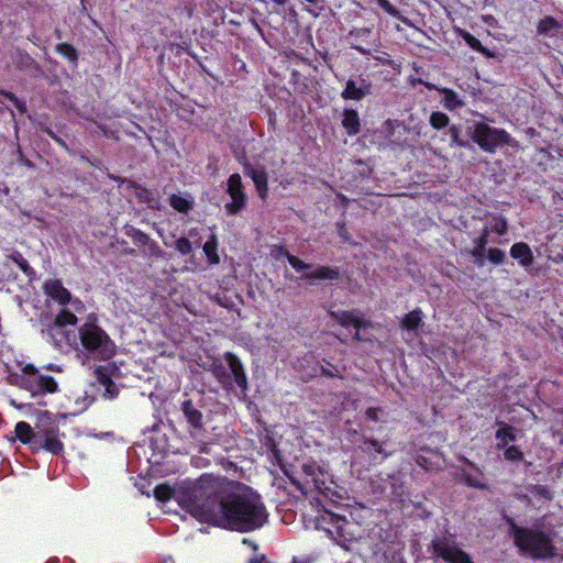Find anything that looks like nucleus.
Instances as JSON below:
<instances>
[{
  "label": "nucleus",
  "mask_w": 563,
  "mask_h": 563,
  "mask_svg": "<svg viewBox=\"0 0 563 563\" xmlns=\"http://www.w3.org/2000/svg\"><path fill=\"white\" fill-rule=\"evenodd\" d=\"M183 503L200 522L241 533L262 528L269 517L261 495L251 487L206 475L183 494Z\"/></svg>",
  "instance_id": "nucleus-1"
},
{
  "label": "nucleus",
  "mask_w": 563,
  "mask_h": 563,
  "mask_svg": "<svg viewBox=\"0 0 563 563\" xmlns=\"http://www.w3.org/2000/svg\"><path fill=\"white\" fill-rule=\"evenodd\" d=\"M512 542L521 555L534 561L551 560L558 555L552 530L538 526H518L512 518L508 519Z\"/></svg>",
  "instance_id": "nucleus-2"
},
{
  "label": "nucleus",
  "mask_w": 563,
  "mask_h": 563,
  "mask_svg": "<svg viewBox=\"0 0 563 563\" xmlns=\"http://www.w3.org/2000/svg\"><path fill=\"white\" fill-rule=\"evenodd\" d=\"M80 344L86 354L95 361H109L115 355L117 345L99 324L93 314L78 328Z\"/></svg>",
  "instance_id": "nucleus-3"
},
{
  "label": "nucleus",
  "mask_w": 563,
  "mask_h": 563,
  "mask_svg": "<svg viewBox=\"0 0 563 563\" xmlns=\"http://www.w3.org/2000/svg\"><path fill=\"white\" fill-rule=\"evenodd\" d=\"M472 140L484 152L493 154L497 147L508 145L517 147L518 142L504 129L490 126L484 122H477L474 125Z\"/></svg>",
  "instance_id": "nucleus-4"
},
{
  "label": "nucleus",
  "mask_w": 563,
  "mask_h": 563,
  "mask_svg": "<svg viewBox=\"0 0 563 563\" xmlns=\"http://www.w3.org/2000/svg\"><path fill=\"white\" fill-rule=\"evenodd\" d=\"M181 417L179 422L184 424V428L190 440H201L207 437V428L205 422V416L198 405L191 399H185L180 402Z\"/></svg>",
  "instance_id": "nucleus-5"
},
{
  "label": "nucleus",
  "mask_w": 563,
  "mask_h": 563,
  "mask_svg": "<svg viewBox=\"0 0 563 563\" xmlns=\"http://www.w3.org/2000/svg\"><path fill=\"white\" fill-rule=\"evenodd\" d=\"M47 420V426H36L37 441L34 451L45 450L54 455H60L64 452V443L59 440V428L49 417Z\"/></svg>",
  "instance_id": "nucleus-6"
},
{
  "label": "nucleus",
  "mask_w": 563,
  "mask_h": 563,
  "mask_svg": "<svg viewBox=\"0 0 563 563\" xmlns=\"http://www.w3.org/2000/svg\"><path fill=\"white\" fill-rule=\"evenodd\" d=\"M431 552L445 563H473L471 556L446 537L433 539L431 541Z\"/></svg>",
  "instance_id": "nucleus-7"
},
{
  "label": "nucleus",
  "mask_w": 563,
  "mask_h": 563,
  "mask_svg": "<svg viewBox=\"0 0 563 563\" xmlns=\"http://www.w3.org/2000/svg\"><path fill=\"white\" fill-rule=\"evenodd\" d=\"M227 186V192L231 197V201L224 205V210L228 214L234 216L240 213L247 202L241 175L238 173L230 175Z\"/></svg>",
  "instance_id": "nucleus-8"
},
{
  "label": "nucleus",
  "mask_w": 563,
  "mask_h": 563,
  "mask_svg": "<svg viewBox=\"0 0 563 563\" xmlns=\"http://www.w3.org/2000/svg\"><path fill=\"white\" fill-rule=\"evenodd\" d=\"M349 520L344 516H339L333 512L327 511L321 516L319 525H327L322 529L327 532L329 538L338 543L350 541L352 533L347 531Z\"/></svg>",
  "instance_id": "nucleus-9"
},
{
  "label": "nucleus",
  "mask_w": 563,
  "mask_h": 563,
  "mask_svg": "<svg viewBox=\"0 0 563 563\" xmlns=\"http://www.w3.org/2000/svg\"><path fill=\"white\" fill-rule=\"evenodd\" d=\"M302 472L305 474L303 483L299 481H291V483L305 495H309L313 492L320 493L327 496V490L329 489L325 486V482L318 477L319 474L322 475L319 467L316 464H303Z\"/></svg>",
  "instance_id": "nucleus-10"
},
{
  "label": "nucleus",
  "mask_w": 563,
  "mask_h": 563,
  "mask_svg": "<svg viewBox=\"0 0 563 563\" xmlns=\"http://www.w3.org/2000/svg\"><path fill=\"white\" fill-rule=\"evenodd\" d=\"M20 386L30 391L32 396L54 394L58 390V384L53 376L37 375L21 377Z\"/></svg>",
  "instance_id": "nucleus-11"
},
{
  "label": "nucleus",
  "mask_w": 563,
  "mask_h": 563,
  "mask_svg": "<svg viewBox=\"0 0 563 563\" xmlns=\"http://www.w3.org/2000/svg\"><path fill=\"white\" fill-rule=\"evenodd\" d=\"M373 85L366 78L360 76L357 79L350 78L341 91V98L344 100L361 101L372 93Z\"/></svg>",
  "instance_id": "nucleus-12"
},
{
  "label": "nucleus",
  "mask_w": 563,
  "mask_h": 563,
  "mask_svg": "<svg viewBox=\"0 0 563 563\" xmlns=\"http://www.w3.org/2000/svg\"><path fill=\"white\" fill-rule=\"evenodd\" d=\"M415 461L418 466L427 472L440 471L444 465V455L439 449L421 446Z\"/></svg>",
  "instance_id": "nucleus-13"
},
{
  "label": "nucleus",
  "mask_w": 563,
  "mask_h": 563,
  "mask_svg": "<svg viewBox=\"0 0 563 563\" xmlns=\"http://www.w3.org/2000/svg\"><path fill=\"white\" fill-rule=\"evenodd\" d=\"M125 234L132 240V242L136 246L146 247V252L151 257H163V251L159 247L158 243L152 240L147 233L132 225H128L125 227Z\"/></svg>",
  "instance_id": "nucleus-14"
},
{
  "label": "nucleus",
  "mask_w": 563,
  "mask_h": 563,
  "mask_svg": "<svg viewBox=\"0 0 563 563\" xmlns=\"http://www.w3.org/2000/svg\"><path fill=\"white\" fill-rule=\"evenodd\" d=\"M331 319L343 328L353 327L355 330L372 328V322L354 314L351 310H336L329 312Z\"/></svg>",
  "instance_id": "nucleus-15"
},
{
  "label": "nucleus",
  "mask_w": 563,
  "mask_h": 563,
  "mask_svg": "<svg viewBox=\"0 0 563 563\" xmlns=\"http://www.w3.org/2000/svg\"><path fill=\"white\" fill-rule=\"evenodd\" d=\"M488 238L489 229L488 227H484L479 235L473 241L474 247L463 251V254L474 258L473 263L477 267H483L485 265V253H487V244L489 242Z\"/></svg>",
  "instance_id": "nucleus-16"
},
{
  "label": "nucleus",
  "mask_w": 563,
  "mask_h": 563,
  "mask_svg": "<svg viewBox=\"0 0 563 563\" xmlns=\"http://www.w3.org/2000/svg\"><path fill=\"white\" fill-rule=\"evenodd\" d=\"M44 294L60 306H66L71 300L70 291L64 287L60 279H47L43 284Z\"/></svg>",
  "instance_id": "nucleus-17"
},
{
  "label": "nucleus",
  "mask_w": 563,
  "mask_h": 563,
  "mask_svg": "<svg viewBox=\"0 0 563 563\" xmlns=\"http://www.w3.org/2000/svg\"><path fill=\"white\" fill-rule=\"evenodd\" d=\"M371 35L372 30L368 27H355L351 30L347 35V41H350V47L362 55H372V51L368 47Z\"/></svg>",
  "instance_id": "nucleus-18"
},
{
  "label": "nucleus",
  "mask_w": 563,
  "mask_h": 563,
  "mask_svg": "<svg viewBox=\"0 0 563 563\" xmlns=\"http://www.w3.org/2000/svg\"><path fill=\"white\" fill-rule=\"evenodd\" d=\"M244 174L249 176L255 186L258 197L262 200H266L268 197V175L264 167L255 168L250 164L244 166Z\"/></svg>",
  "instance_id": "nucleus-19"
},
{
  "label": "nucleus",
  "mask_w": 563,
  "mask_h": 563,
  "mask_svg": "<svg viewBox=\"0 0 563 563\" xmlns=\"http://www.w3.org/2000/svg\"><path fill=\"white\" fill-rule=\"evenodd\" d=\"M93 376L97 383L104 388V398L112 400L118 397L119 387L111 378L109 368L107 366H97L93 371Z\"/></svg>",
  "instance_id": "nucleus-20"
},
{
  "label": "nucleus",
  "mask_w": 563,
  "mask_h": 563,
  "mask_svg": "<svg viewBox=\"0 0 563 563\" xmlns=\"http://www.w3.org/2000/svg\"><path fill=\"white\" fill-rule=\"evenodd\" d=\"M224 358L228 363L235 384L244 393L247 389V378L240 357L232 352H227L224 354Z\"/></svg>",
  "instance_id": "nucleus-21"
},
{
  "label": "nucleus",
  "mask_w": 563,
  "mask_h": 563,
  "mask_svg": "<svg viewBox=\"0 0 563 563\" xmlns=\"http://www.w3.org/2000/svg\"><path fill=\"white\" fill-rule=\"evenodd\" d=\"M509 253H510V256L514 260L518 261L519 264L525 268H528L534 262L533 253H532L530 246L525 242L514 243L510 247Z\"/></svg>",
  "instance_id": "nucleus-22"
},
{
  "label": "nucleus",
  "mask_w": 563,
  "mask_h": 563,
  "mask_svg": "<svg viewBox=\"0 0 563 563\" xmlns=\"http://www.w3.org/2000/svg\"><path fill=\"white\" fill-rule=\"evenodd\" d=\"M429 89H437L443 95L442 106L449 111H455L465 106L464 101L460 98L459 93L450 88H437L434 85L427 84Z\"/></svg>",
  "instance_id": "nucleus-23"
},
{
  "label": "nucleus",
  "mask_w": 563,
  "mask_h": 563,
  "mask_svg": "<svg viewBox=\"0 0 563 563\" xmlns=\"http://www.w3.org/2000/svg\"><path fill=\"white\" fill-rule=\"evenodd\" d=\"M342 126L349 136H355L361 132V119L358 112L352 108H346L342 113Z\"/></svg>",
  "instance_id": "nucleus-24"
},
{
  "label": "nucleus",
  "mask_w": 563,
  "mask_h": 563,
  "mask_svg": "<svg viewBox=\"0 0 563 563\" xmlns=\"http://www.w3.org/2000/svg\"><path fill=\"white\" fill-rule=\"evenodd\" d=\"M15 437L18 440L23 443L30 445L31 449L35 450V444L37 441V430L34 431L30 423L25 421H19L14 428Z\"/></svg>",
  "instance_id": "nucleus-25"
},
{
  "label": "nucleus",
  "mask_w": 563,
  "mask_h": 563,
  "mask_svg": "<svg viewBox=\"0 0 563 563\" xmlns=\"http://www.w3.org/2000/svg\"><path fill=\"white\" fill-rule=\"evenodd\" d=\"M340 276L339 267L318 266L313 272L303 274L302 278L310 280H338Z\"/></svg>",
  "instance_id": "nucleus-26"
},
{
  "label": "nucleus",
  "mask_w": 563,
  "mask_h": 563,
  "mask_svg": "<svg viewBox=\"0 0 563 563\" xmlns=\"http://www.w3.org/2000/svg\"><path fill=\"white\" fill-rule=\"evenodd\" d=\"M272 255L276 260H279L280 256H286L289 265L298 272L308 269L310 267V264H307L299 257L290 254L288 250L283 245H275L274 249L272 250Z\"/></svg>",
  "instance_id": "nucleus-27"
},
{
  "label": "nucleus",
  "mask_w": 563,
  "mask_h": 563,
  "mask_svg": "<svg viewBox=\"0 0 563 563\" xmlns=\"http://www.w3.org/2000/svg\"><path fill=\"white\" fill-rule=\"evenodd\" d=\"M498 424L501 427L496 431L495 437L498 440L497 449L501 450L506 448L509 442H515L517 440V430L515 427L505 422H498Z\"/></svg>",
  "instance_id": "nucleus-28"
},
{
  "label": "nucleus",
  "mask_w": 563,
  "mask_h": 563,
  "mask_svg": "<svg viewBox=\"0 0 563 563\" xmlns=\"http://www.w3.org/2000/svg\"><path fill=\"white\" fill-rule=\"evenodd\" d=\"M422 316L423 312L420 308L411 310L401 319V328L407 331H417L422 325Z\"/></svg>",
  "instance_id": "nucleus-29"
},
{
  "label": "nucleus",
  "mask_w": 563,
  "mask_h": 563,
  "mask_svg": "<svg viewBox=\"0 0 563 563\" xmlns=\"http://www.w3.org/2000/svg\"><path fill=\"white\" fill-rule=\"evenodd\" d=\"M362 450H363V452H365L372 456L382 455L383 459H386L389 455L385 451L383 443L375 438L363 437Z\"/></svg>",
  "instance_id": "nucleus-30"
},
{
  "label": "nucleus",
  "mask_w": 563,
  "mask_h": 563,
  "mask_svg": "<svg viewBox=\"0 0 563 563\" xmlns=\"http://www.w3.org/2000/svg\"><path fill=\"white\" fill-rule=\"evenodd\" d=\"M218 245V239L214 234H212L203 244L202 250L208 258L209 264L217 265L220 263Z\"/></svg>",
  "instance_id": "nucleus-31"
},
{
  "label": "nucleus",
  "mask_w": 563,
  "mask_h": 563,
  "mask_svg": "<svg viewBox=\"0 0 563 563\" xmlns=\"http://www.w3.org/2000/svg\"><path fill=\"white\" fill-rule=\"evenodd\" d=\"M561 27L562 25L553 16H545L539 21L537 32L540 35L554 36L552 32H558Z\"/></svg>",
  "instance_id": "nucleus-32"
},
{
  "label": "nucleus",
  "mask_w": 563,
  "mask_h": 563,
  "mask_svg": "<svg viewBox=\"0 0 563 563\" xmlns=\"http://www.w3.org/2000/svg\"><path fill=\"white\" fill-rule=\"evenodd\" d=\"M9 258L25 274L26 277H29L30 279H33L35 277L36 272L19 251H13L9 255Z\"/></svg>",
  "instance_id": "nucleus-33"
},
{
  "label": "nucleus",
  "mask_w": 563,
  "mask_h": 563,
  "mask_svg": "<svg viewBox=\"0 0 563 563\" xmlns=\"http://www.w3.org/2000/svg\"><path fill=\"white\" fill-rule=\"evenodd\" d=\"M463 40L465 41V43L472 48L474 49L475 52H478L481 53L482 55H484L485 57H493L494 54L487 48L485 47L482 42L476 37L474 36L473 34L468 33V32H465L463 34Z\"/></svg>",
  "instance_id": "nucleus-34"
},
{
  "label": "nucleus",
  "mask_w": 563,
  "mask_h": 563,
  "mask_svg": "<svg viewBox=\"0 0 563 563\" xmlns=\"http://www.w3.org/2000/svg\"><path fill=\"white\" fill-rule=\"evenodd\" d=\"M78 319L74 312L68 309H62L54 319V325L63 328L66 325H75Z\"/></svg>",
  "instance_id": "nucleus-35"
},
{
  "label": "nucleus",
  "mask_w": 563,
  "mask_h": 563,
  "mask_svg": "<svg viewBox=\"0 0 563 563\" xmlns=\"http://www.w3.org/2000/svg\"><path fill=\"white\" fill-rule=\"evenodd\" d=\"M169 205L181 213H188L192 208V202L187 198L181 197L180 195L173 194L169 197Z\"/></svg>",
  "instance_id": "nucleus-36"
},
{
  "label": "nucleus",
  "mask_w": 563,
  "mask_h": 563,
  "mask_svg": "<svg viewBox=\"0 0 563 563\" xmlns=\"http://www.w3.org/2000/svg\"><path fill=\"white\" fill-rule=\"evenodd\" d=\"M450 139H451V145H456L459 147L470 148L471 143L466 140H463L461 137V128L460 125L453 124L449 128L448 131Z\"/></svg>",
  "instance_id": "nucleus-37"
},
{
  "label": "nucleus",
  "mask_w": 563,
  "mask_h": 563,
  "mask_svg": "<svg viewBox=\"0 0 563 563\" xmlns=\"http://www.w3.org/2000/svg\"><path fill=\"white\" fill-rule=\"evenodd\" d=\"M430 125L435 130L444 129L450 123L448 114L441 111H433L429 119Z\"/></svg>",
  "instance_id": "nucleus-38"
},
{
  "label": "nucleus",
  "mask_w": 563,
  "mask_h": 563,
  "mask_svg": "<svg viewBox=\"0 0 563 563\" xmlns=\"http://www.w3.org/2000/svg\"><path fill=\"white\" fill-rule=\"evenodd\" d=\"M174 496V488L170 487L168 484H158L154 488V497L159 501H168Z\"/></svg>",
  "instance_id": "nucleus-39"
},
{
  "label": "nucleus",
  "mask_w": 563,
  "mask_h": 563,
  "mask_svg": "<svg viewBox=\"0 0 563 563\" xmlns=\"http://www.w3.org/2000/svg\"><path fill=\"white\" fill-rule=\"evenodd\" d=\"M56 52L63 57L67 58L69 62H77L78 53L76 48L69 43H59L56 45Z\"/></svg>",
  "instance_id": "nucleus-40"
},
{
  "label": "nucleus",
  "mask_w": 563,
  "mask_h": 563,
  "mask_svg": "<svg viewBox=\"0 0 563 563\" xmlns=\"http://www.w3.org/2000/svg\"><path fill=\"white\" fill-rule=\"evenodd\" d=\"M504 450V457L506 461L521 462L525 459L523 452L517 445H507Z\"/></svg>",
  "instance_id": "nucleus-41"
},
{
  "label": "nucleus",
  "mask_w": 563,
  "mask_h": 563,
  "mask_svg": "<svg viewBox=\"0 0 563 563\" xmlns=\"http://www.w3.org/2000/svg\"><path fill=\"white\" fill-rule=\"evenodd\" d=\"M486 254L487 261L494 265H500L507 258L506 252L498 247H488Z\"/></svg>",
  "instance_id": "nucleus-42"
},
{
  "label": "nucleus",
  "mask_w": 563,
  "mask_h": 563,
  "mask_svg": "<svg viewBox=\"0 0 563 563\" xmlns=\"http://www.w3.org/2000/svg\"><path fill=\"white\" fill-rule=\"evenodd\" d=\"M489 233L495 232L498 235H505L508 230V223L506 219L501 216L495 217L490 223Z\"/></svg>",
  "instance_id": "nucleus-43"
},
{
  "label": "nucleus",
  "mask_w": 563,
  "mask_h": 563,
  "mask_svg": "<svg viewBox=\"0 0 563 563\" xmlns=\"http://www.w3.org/2000/svg\"><path fill=\"white\" fill-rule=\"evenodd\" d=\"M0 96L3 97L4 99L9 100L10 102H12V104L21 112H25L26 111V106H25V102L20 100L13 92L11 91H8V90H4V89H1L0 90Z\"/></svg>",
  "instance_id": "nucleus-44"
},
{
  "label": "nucleus",
  "mask_w": 563,
  "mask_h": 563,
  "mask_svg": "<svg viewBox=\"0 0 563 563\" xmlns=\"http://www.w3.org/2000/svg\"><path fill=\"white\" fill-rule=\"evenodd\" d=\"M175 250L181 255H189L192 253V244L191 242L185 238L180 236L175 241Z\"/></svg>",
  "instance_id": "nucleus-45"
},
{
  "label": "nucleus",
  "mask_w": 563,
  "mask_h": 563,
  "mask_svg": "<svg viewBox=\"0 0 563 563\" xmlns=\"http://www.w3.org/2000/svg\"><path fill=\"white\" fill-rule=\"evenodd\" d=\"M377 4L390 16L401 19L400 10L388 0H378Z\"/></svg>",
  "instance_id": "nucleus-46"
},
{
  "label": "nucleus",
  "mask_w": 563,
  "mask_h": 563,
  "mask_svg": "<svg viewBox=\"0 0 563 563\" xmlns=\"http://www.w3.org/2000/svg\"><path fill=\"white\" fill-rule=\"evenodd\" d=\"M213 375L223 385L229 383V380H230V375L222 364L213 366Z\"/></svg>",
  "instance_id": "nucleus-47"
},
{
  "label": "nucleus",
  "mask_w": 563,
  "mask_h": 563,
  "mask_svg": "<svg viewBox=\"0 0 563 563\" xmlns=\"http://www.w3.org/2000/svg\"><path fill=\"white\" fill-rule=\"evenodd\" d=\"M382 409L379 407H369L365 411V419L372 422H377L379 420V412Z\"/></svg>",
  "instance_id": "nucleus-48"
},
{
  "label": "nucleus",
  "mask_w": 563,
  "mask_h": 563,
  "mask_svg": "<svg viewBox=\"0 0 563 563\" xmlns=\"http://www.w3.org/2000/svg\"><path fill=\"white\" fill-rule=\"evenodd\" d=\"M465 484L474 488H484L485 485L471 474H464Z\"/></svg>",
  "instance_id": "nucleus-49"
},
{
  "label": "nucleus",
  "mask_w": 563,
  "mask_h": 563,
  "mask_svg": "<svg viewBox=\"0 0 563 563\" xmlns=\"http://www.w3.org/2000/svg\"><path fill=\"white\" fill-rule=\"evenodd\" d=\"M321 375L322 376H325V377H330V378H333V377H342L339 373V369L336 366L334 365H331V368H328V367H321Z\"/></svg>",
  "instance_id": "nucleus-50"
},
{
  "label": "nucleus",
  "mask_w": 563,
  "mask_h": 563,
  "mask_svg": "<svg viewBox=\"0 0 563 563\" xmlns=\"http://www.w3.org/2000/svg\"><path fill=\"white\" fill-rule=\"evenodd\" d=\"M22 371H23V376L22 377H30V376H37V375H40L37 368L33 364H26L23 367Z\"/></svg>",
  "instance_id": "nucleus-51"
},
{
  "label": "nucleus",
  "mask_w": 563,
  "mask_h": 563,
  "mask_svg": "<svg viewBox=\"0 0 563 563\" xmlns=\"http://www.w3.org/2000/svg\"><path fill=\"white\" fill-rule=\"evenodd\" d=\"M205 439L206 438H201V440H191V441L195 442L198 445V452L199 453L208 454L209 453V446H208V443L206 442Z\"/></svg>",
  "instance_id": "nucleus-52"
},
{
  "label": "nucleus",
  "mask_w": 563,
  "mask_h": 563,
  "mask_svg": "<svg viewBox=\"0 0 563 563\" xmlns=\"http://www.w3.org/2000/svg\"><path fill=\"white\" fill-rule=\"evenodd\" d=\"M98 128L106 137H114V132L109 130L106 125L99 124Z\"/></svg>",
  "instance_id": "nucleus-53"
},
{
  "label": "nucleus",
  "mask_w": 563,
  "mask_h": 563,
  "mask_svg": "<svg viewBox=\"0 0 563 563\" xmlns=\"http://www.w3.org/2000/svg\"><path fill=\"white\" fill-rule=\"evenodd\" d=\"M268 125L272 130L276 128V114L272 111L268 112Z\"/></svg>",
  "instance_id": "nucleus-54"
},
{
  "label": "nucleus",
  "mask_w": 563,
  "mask_h": 563,
  "mask_svg": "<svg viewBox=\"0 0 563 563\" xmlns=\"http://www.w3.org/2000/svg\"><path fill=\"white\" fill-rule=\"evenodd\" d=\"M336 225H338V228H339V234H340L343 239L347 240V232H346V231H345V229H344V222H338V223H336Z\"/></svg>",
  "instance_id": "nucleus-55"
},
{
  "label": "nucleus",
  "mask_w": 563,
  "mask_h": 563,
  "mask_svg": "<svg viewBox=\"0 0 563 563\" xmlns=\"http://www.w3.org/2000/svg\"><path fill=\"white\" fill-rule=\"evenodd\" d=\"M53 140H54L58 145H60L62 147L67 148V144H66V142H65L62 137H59L58 135H57V136H53Z\"/></svg>",
  "instance_id": "nucleus-56"
},
{
  "label": "nucleus",
  "mask_w": 563,
  "mask_h": 563,
  "mask_svg": "<svg viewBox=\"0 0 563 563\" xmlns=\"http://www.w3.org/2000/svg\"><path fill=\"white\" fill-rule=\"evenodd\" d=\"M360 331L361 330H355V333L353 335V340L356 341V342L363 341Z\"/></svg>",
  "instance_id": "nucleus-57"
},
{
  "label": "nucleus",
  "mask_w": 563,
  "mask_h": 563,
  "mask_svg": "<svg viewBox=\"0 0 563 563\" xmlns=\"http://www.w3.org/2000/svg\"><path fill=\"white\" fill-rule=\"evenodd\" d=\"M464 462H465V464H466L467 466H470V467H472V468H476V470H477L476 465H475L472 461H470V460H467V459H464Z\"/></svg>",
  "instance_id": "nucleus-58"
},
{
  "label": "nucleus",
  "mask_w": 563,
  "mask_h": 563,
  "mask_svg": "<svg viewBox=\"0 0 563 563\" xmlns=\"http://www.w3.org/2000/svg\"><path fill=\"white\" fill-rule=\"evenodd\" d=\"M45 132L47 133V135L53 140V136H57L49 128H47L45 130Z\"/></svg>",
  "instance_id": "nucleus-59"
},
{
  "label": "nucleus",
  "mask_w": 563,
  "mask_h": 563,
  "mask_svg": "<svg viewBox=\"0 0 563 563\" xmlns=\"http://www.w3.org/2000/svg\"><path fill=\"white\" fill-rule=\"evenodd\" d=\"M272 1L275 2L278 5H285L288 0H272Z\"/></svg>",
  "instance_id": "nucleus-60"
},
{
  "label": "nucleus",
  "mask_w": 563,
  "mask_h": 563,
  "mask_svg": "<svg viewBox=\"0 0 563 563\" xmlns=\"http://www.w3.org/2000/svg\"><path fill=\"white\" fill-rule=\"evenodd\" d=\"M263 561H265V556H262L261 559H253L251 560V563H262Z\"/></svg>",
  "instance_id": "nucleus-61"
},
{
  "label": "nucleus",
  "mask_w": 563,
  "mask_h": 563,
  "mask_svg": "<svg viewBox=\"0 0 563 563\" xmlns=\"http://www.w3.org/2000/svg\"><path fill=\"white\" fill-rule=\"evenodd\" d=\"M339 198L342 200L343 205H346L349 199L344 195H339Z\"/></svg>",
  "instance_id": "nucleus-62"
},
{
  "label": "nucleus",
  "mask_w": 563,
  "mask_h": 563,
  "mask_svg": "<svg viewBox=\"0 0 563 563\" xmlns=\"http://www.w3.org/2000/svg\"><path fill=\"white\" fill-rule=\"evenodd\" d=\"M59 560L57 558H51L47 563H58Z\"/></svg>",
  "instance_id": "nucleus-63"
},
{
  "label": "nucleus",
  "mask_w": 563,
  "mask_h": 563,
  "mask_svg": "<svg viewBox=\"0 0 563 563\" xmlns=\"http://www.w3.org/2000/svg\"><path fill=\"white\" fill-rule=\"evenodd\" d=\"M18 151H19V154H20L21 159H23L22 150L19 147V150H18Z\"/></svg>",
  "instance_id": "nucleus-64"
}]
</instances>
